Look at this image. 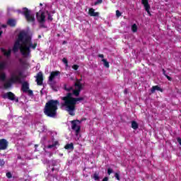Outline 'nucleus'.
<instances>
[{"mask_svg": "<svg viewBox=\"0 0 181 181\" xmlns=\"http://www.w3.org/2000/svg\"><path fill=\"white\" fill-rule=\"evenodd\" d=\"M64 89L66 91H72V93H69L65 97L62 98L61 108L64 110V111H67L69 115H74L76 105L84 100L83 98H74L80 95V93L83 90V84H81L80 81H77L74 88L68 87L67 85H65Z\"/></svg>", "mask_w": 181, "mask_h": 181, "instance_id": "1", "label": "nucleus"}, {"mask_svg": "<svg viewBox=\"0 0 181 181\" xmlns=\"http://www.w3.org/2000/svg\"><path fill=\"white\" fill-rule=\"evenodd\" d=\"M37 46L36 42L32 41V37L25 31H21L14 43L13 52H21L23 57H30V49L35 50Z\"/></svg>", "mask_w": 181, "mask_h": 181, "instance_id": "2", "label": "nucleus"}, {"mask_svg": "<svg viewBox=\"0 0 181 181\" xmlns=\"http://www.w3.org/2000/svg\"><path fill=\"white\" fill-rule=\"evenodd\" d=\"M60 104L59 100H50L46 103L44 112L47 117L54 118L57 115V105Z\"/></svg>", "mask_w": 181, "mask_h": 181, "instance_id": "3", "label": "nucleus"}, {"mask_svg": "<svg viewBox=\"0 0 181 181\" xmlns=\"http://www.w3.org/2000/svg\"><path fill=\"white\" fill-rule=\"evenodd\" d=\"M37 21L39 22L41 28L45 27V22H46V16H48V21H53V18L49 14L48 11H43L40 10L36 13Z\"/></svg>", "mask_w": 181, "mask_h": 181, "instance_id": "4", "label": "nucleus"}, {"mask_svg": "<svg viewBox=\"0 0 181 181\" xmlns=\"http://www.w3.org/2000/svg\"><path fill=\"white\" fill-rule=\"evenodd\" d=\"M21 76V72L19 71H14L11 74V77L9 81L4 82L5 88H9L12 86V83H18L19 81Z\"/></svg>", "mask_w": 181, "mask_h": 181, "instance_id": "5", "label": "nucleus"}, {"mask_svg": "<svg viewBox=\"0 0 181 181\" xmlns=\"http://www.w3.org/2000/svg\"><path fill=\"white\" fill-rule=\"evenodd\" d=\"M18 13H22L24 15L27 22L29 23H33L35 25V14L32 13L29 9L27 8H23L22 11H18Z\"/></svg>", "mask_w": 181, "mask_h": 181, "instance_id": "6", "label": "nucleus"}, {"mask_svg": "<svg viewBox=\"0 0 181 181\" xmlns=\"http://www.w3.org/2000/svg\"><path fill=\"white\" fill-rule=\"evenodd\" d=\"M1 60V57H0ZM6 69V61H2L0 62V80L1 81H5L6 80V74L2 72L3 70Z\"/></svg>", "mask_w": 181, "mask_h": 181, "instance_id": "7", "label": "nucleus"}, {"mask_svg": "<svg viewBox=\"0 0 181 181\" xmlns=\"http://www.w3.org/2000/svg\"><path fill=\"white\" fill-rule=\"evenodd\" d=\"M71 124L72 129L75 131L76 135H78V132H80L81 128V122L78 120H73L71 122Z\"/></svg>", "mask_w": 181, "mask_h": 181, "instance_id": "8", "label": "nucleus"}, {"mask_svg": "<svg viewBox=\"0 0 181 181\" xmlns=\"http://www.w3.org/2000/svg\"><path fill=\"white\" fill-rule=\"evenodd\" d=\"M60 78V71H52L50 74V76L49 77V83L52 85L53 83H54V81L57 78Z\"/></svg>", "mask_w": 181, "mask_h": 181, "instance_id": "9", "label": "nucleus"}, {"mask_svg": "<svg viewBox=\"0 0 181 181\" xmlns=\"http://www.w3.org/2000/svg\"><path fill=\"white\" fill-rule=\"evenodd\" d=\"M3 98H8V100H11V101H16V103L19 102V100L18 98H16L15 95L12 93V92L5 93L3 95Z\"/></svg>", "mask_w": 181, "mask_h": 181, "instance_id": "10", "label": "nucleus"}, {"mask_svg": "<svg viewBox=\"0 0 181 181\" xmlns=\"http://www.w3.org/2000/svg\"><path fill=\"white\" fill-rule=\"evenodd\" d=\"M141 4L144 5L147 13L151 16V6H149V3H148V0H141Z\"/></svg>", "mask_w": 181, "mask_h": 181, "instance_id": "11", "label": "nucleus"}, {"mask_svg": "<svg viewBox=\"0 0 181 181\" xmlns=\"http://www.w3.org/2000/svg\"><path fill=\"white\" fill-rule=\"evenodd\" d=\"M36 81L38 86H42L43 84V74H42V72L37 74Z\"/></svg>", "mask_w": 181, "mask_h": 181, "instance_id": "12", "label": "nucleus"}, {"mask_svg": "<svg viewBox=\"0 0 181 181\" xmlns=\"http://www.w3.org/2000/svg\"><path fill=\"white\" fill-rule=\"evenodd\" d=\"M8 148V141L5 139L0 140V150L4 151Z\"/></svg>", "mask_w": 181, "mask_h": 181, "instance_id": "13", "label": "nucleus"}, {"mask_svg": "<svg viewBox=\"0 0 181 181\" xmlns=\"http://www.w3.org/2000/svg\"><path fill=\"white\" fill-rule=\"evenodd\" d=\"M29 90V83L28 82H23L22 85V90L23 93H28Z\"/></svg>", "mask_w": 181, "mask_h": 181, "instance_id": "14", "label": "nucleus"}, {"mask_svg": "<svg viewBox=\"0 0 181 181\" xmlns=\"http://www.w3.org/2000/svg\"><path fill=\"white\" fill-rule=\"evenodd\" d=\"M88 13L90 16H98L100 15V13L95 12V10H94V8H90Z\"/></svg>", "mask_w": 181, "mask_h": 181, "instance_id": "15", "label": "nucleus"}, {"mask_svg": "<svg viewBox=\"0 0 181 181\" xmlns=\"http://www.w3.org/2000/svg\"><path fill=\"white\" fill-rule=\"evenodd\" d=\"M1 52L4 54V56H6V57H9L11 56V52H12V49H8L6 51V49L1 48Z\"/></svg>", "mask_w": 181, "mask_h": 181, "instance_id": "16", "label": "nucleus"}, {"mask_svg": "<svg viewBox=\"0 0 181 181\" xmlns=\"http://www.w3.org/2000/svg\"><path fill=\"white\" fill-rule=\"evenodd\" d=\"M57 145H59V141H54L52 144L47 146V148L48 149H52V148L53 149H56V146H57Z\"/></svg>", "mask_w": 181, "mask_h": 181, "instance_id": "17", "label": "nucleus"}, {"mask_svg": "<svg viewBox=\"0 0 181 181\" xmlns=\"http://www.w3.org/2000/svg\"><path fill=\"white\" fill-rule=\"evenodd\" d=\"M156 90L161 92L163 91L162 88H160V87H159L158 86H155L152 87L151 93H155Z\"/></svg>", "mask_w": 181, "mask_h": 181, "instance_id": "18", "label": "nucleus"}, {"mask_svg": "<svg viewBox=\"0 0 181 181\" xmlns=\"http://www.w3.org/2000/svg\"><path fill=\"white\" fill-rule=\"evenodd\" d=\"M8 25L10 26H15L16 25V21L13 19H9L7 22Z\"/></svg>", "mask_w": 181, "mask_h": 181, "instance_id": "19", "label": "nucleus"}, {"mask_svg": "<svg viewBox=\"0 0 181 181\" xmlns=\"http://www.w3.org/2000/svg\"><path fill=\"white\" fill-rule=\"evenodd\" d=\"M102 62H103L105 67H107V69L110 67V63L107 62V59H103Z\"/></svg>", "mask_w": 181, "mask_h": 181, "instance_id": "20", "label": "nucleus"}, {"mask_svg": "<svg viewBox=\"0 0 181 181\" xmlns=\"http://www.w3.org/2000/svg\"><path fill=\"white\" fill-rule=\"evenodd\" d=\"M132 128H133V129H138V123H136V122H132Z\"/></svg>", "mask_w": 181, "mask_h": 181, "instance_id": "21", "label": "nucleus"}, {"mask_svg": "<svg viewBox=\"0 0 181 181\" xmlns=\"http://www.w3.org/2000/svg\"><path fill=\"white\" fill-rule=\"evenodd\" d=\"M132 32L135 33V32H137L138 30V26H136V24H133L132 25Z\"/></svg>", "mask_w": 181, "mask_h": 181, "instance_id": "22", "label": "nucleus"}, {"mask_svg": "<svg viewBox=\"0 0 181 181\" xmlns=\"http://www.w3.org/2000/svg\"><path fill=\"white\" fill-rule=\"evenodd\" d=\"M65 149H73V144H67L65 146Z\"/></svg>", "mask_w": 181, "mask_h": 181, "instance_id": "23", "label": "nucleus"}, {"mask_svg": "<svg viewBox=\"0 0 181 181\" xmlns=\"http://www.w3.org/2000/svg\"><path fill=\"white\" fill-rule=\"evenodd\" d=\"M93 179H94L95 180H98V179H100V176H98V174L95 173V174L93 175Z\"/></svg>", "mask_w": 181, "mask_h": 181, "instance_id": "24", "label": "nucleus"}, {"mask_svg": "<svg viewBox=\"0 0 181 181\" xmlns=\"http://www.w3.org/2000/svg\"><path fill=\"white\" fill-rule=\"evenodd\" d=\"M116 16H117V18H119V16H121V12H119V11L118 10L116 11Z\"/></svg>", "mask_w": 181, "mask_h": 181, "instance_id": "25", "label": "nucleus"}, {"mask_svg": "<svg viewBox=\"0 0 181 181\" xmlns=\"http://www.w3.org/2000/svg\"><path fill=\"white\" fill-rule=\"evenodd\" d=\"M102 3H103V0H97V1L95 2V5H98Z\"/></svg>", "mask_w": 181, "mask_h": 181, "instance_id": "26", "label": "nucleus"}, {"mask_svg": "<svg viewBox=\"0 0 181 181\" xmlns=\"http://www.w3.org/2000/svg\"><path fill=\"white\" fill-rule=\"evenodd\" d=\"M115 177L117 180H119V174H118V173L115 174Z\"/></svg>", "mask_w": 181, "mask_h": 181, "instance_id": "27", "label": "nucleus"}, {"mask_svg": "<svg viewBox=\"0 0 181 181\" xmlns=\"http://www.w3.org/2000/svg\"><path fill=\"white\" fill-rule=\"evenodd\" d=\"M6 177L8 178V179H11V177H12V174L11 173H6Z\"/></svg>", "mask_w": 181, "mask_h": 181, "instance_id": "28", "label": "nucleus"}, {"mask_svg": "<svg viewBox=\"0 0 181 181\" xmlns=\"http://www.w3.org/2000/svg\"><path fill=\"white\" fill-rule=\"evenodd\" d=\"M112 169H111V168H108L107 169V175H111V173H112Z\"/></svg>", "mask_w": 181, "mask_h": 181, "instance_id": "29", "label": "nucleus"}, {"mask_svg": "<svg viewBox=\"0 0 181 181\" xmlns=\"http://www.w3.org/2000/svg\"><path fill=\"white\" fill-rule=\"evenodd\" d=\"M72 69H74V70H78V65H74L73 66H72Z\"/></svg>", "mask_w": 181, "mask_h": 181, "instance_id": "30", "label": "nucleus"}, {"mask_svg": "<svg viewBox=\"0 0 181 181\" xmlns=\"http://www.w3.org/2000/svg\"><path fill=\"white\" fill-rule=\"evenodd\" d=\"M62 62H63V63H64V64H66V65L67 66V63H68L67 59L64 58V59H62Z\"/></svg>", "mask_w": 181, "mask_h": 181, "instance_id": "31", "label": "nucleus"}, {"mask_svg": "<svg viewBox=\"0 0 181 181\" xmlns=\"http://www.w3.org/2000/svg\"><path fill=\"white\" fill-rule=\"evenodd\" d=\"M5 165V161L4 160H0V166H4Z\"/></svg>", "mask_w": 181, "mask_h": 181, "instance_id": "32", "label": "nucleus"}, {"mask_svg": "<svg viewBox=\"0 0 181 181\" xmlns=\"http://www.w3.org/2000/svg\"><path fill=\"white\" fill-rule=\"evenodd\" d=\"M27 92H28L29 95H33V91L28 90Z\"/></svg>", "mask_w": 181, "mask_h": 181, "instance_id": "33", "label": "nucleus"}, {"mask_svg": "<svg viewBox=\"0 0 181 181\" xmlns=\"http://www.w3.org/2000/svg\"><path fill=\"white\" fill-rule=\"evenodd\" d=\"M177 141L178 144L181 146V139L180 137H178L177 139Z\"/></svg>", "mask_w": 181, "mask_h": 181, "instance_id": "34", "label": "nucleus"}, {"mask_svg": "<svg viewBox=\"0 0 181 181\" xmlns=\"http://www.w3.org/2000/svg\"><path fill=\"white\" fill-rule=\"evenodd\" d=\"M165 77L168 78V80H169V81H170V80H172V78H170V76L165 75Z\"/></svg>", "mask_w": 181, "mask_h": 181, "instance_id": "35", "label": "nucleus"}, {"mask_svg": "<svg viewBox=\"0 0 181 181\" xmlns=\"http://www.w3.org/2000/svg\"><path fill=\"white\" fill-rule=\"evenodd\" d=\"M102 181H108V177H105Z\"/></svg>", "mask_w": 181, "mask_h": 181, "instance_id": "36", "label": "nucleus"}, {"mask_svg": "<svg viewBox=\"0 0 181 181\" xmlns=\"http://www.w3.org/2000/svg\"><path fill=\"white\" fill-rule=\"evenodd\" d=\"M128 93V89H125L124 90V94H127Z\"/></svg>", "mask_w": 181, "mask_h": 181, "instance_id": "37", "label": "nucleus"}, {"mask_svg": "<svg viewBox=\"0 0 181 181\" xmlns=\"http://www.w3.org/2000/svg\"><path fill=\"white\" fill-rule=\"evenodd\" d=\"M99 57H101L102 59H103L104 58V55L103 54H100Z\"/></svg>", "mask_w": 181, "mask_h": 181, "instance_id": "38", "label": "nucleus"}, {"mask_svg": "<svg viewBox=\"0 0 181 181\" xmlns=\"http://www.w3.org/2000/svg\"><path fill=\"white\" fill-rule=\"evenodd\" d=\"M163 74L166 76V72L165 71V69H163Z\"/></svg>", "mask_w": 181, "mask_h": 181, "instance_id": "39", "label": "nucleus"}, {"mask_svg": "<svg viewBox=\"0 0 181 181\" xmlns=\"http://www.w3.org/2000/svg\"><path fill=\"white\" fill-rule=\"evenodd\" d=\"M2 27H3V28H6V25H3Z\"/></svg>", "mask_w": 181, "mask_h": 181, "instance_id": "40", "label": "nucleus"}, {"mask_svg": "<svg viewBox=\"0 0 181 181\" xmlns=\"http://www.w3.org/2000/svg\"><path fill=\"white\" fill-rule=\"evenodd\" d=\"M40 6H42V4H40Z\"/></svg>", "mask_w": 181, "mask_h": 181, "instance_id": "41", "label": "nucleus"}, {"mask_svg": "<svg viewBox=\"0 0 181 181\" xmlns=\"http://www.w3.org/2000/svg\"><path fill=\"white\" fill-rule=\"evenodd\" d=\"M55 91H57V89H54Z\"/></svg>", "mask_w": 181, "mask_h": 181, "instance_id": "42", "label": "nucleus"}, {"mask_svg": "<svg viewBox=\"0 0 181 181\" xmlns=\"http://www.w3.org/2000/svg\"><path fill=\"white\" fill-rule=\"evenodd\" d=\"M35 148H36V147H37V145H35Z\"/></svg>", "mask_w": 181, "mask_h": 181, "instance_id": "43", "label": "nucleus"}, {"mask_svg": "<svg viewBox=\"0 0 181 181\" xmlns=\"http://www.w3.org/2000/svg\"><path fill=\"white\" fill-rule=\"evenodd\" d=\"M44 139H46V137H44Z\"/></svg>", "mask_w": 181, "mask_h": 181, "instance_id": "44", "label": "nucleus"}]
</instances>
